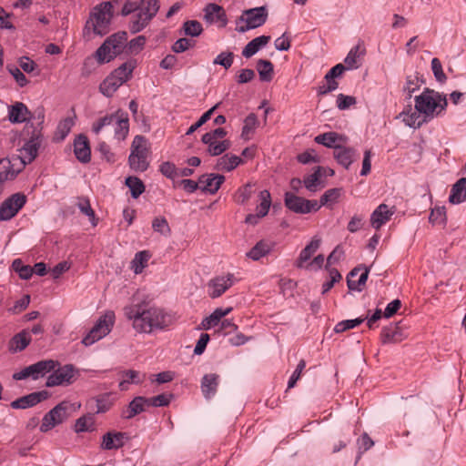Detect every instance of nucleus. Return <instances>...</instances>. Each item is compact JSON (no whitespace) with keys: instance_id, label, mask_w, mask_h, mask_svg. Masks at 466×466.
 I'll return each mask as SVG.
<instances>
[{"instance_id":"2","label":"nucleus","mask_w":466,"mask_h":466,"mask_svg":"<svg viewBox=\"0 0 466 466\" xmlns=\"http://www.w3.org/2000/svg\"><path fill=\"white\" fill-rule=\"evenodd\" d=\"M415 109L425 116L429 121L445 115L448 100L446 95L431 89L424 88L422 93L414 98Z\"/></svg>"},{"instance_id":"28","label":"nucleus","mask_w":466,"mask_h":466,"mask_svg":"<svg viewBox=\"0 0 466 466\" xmlns=\"http://www.w3.org/2000/svg\"><path fill=\"white\" fill-rule=\"evenodd\" d=\"M393 211H390L386 204H380L370 216V224L375 229H380L382 225L387 223Z\"/></svg>"},{"instance_id":"21","label":"nucleus","mask_w":466,"mask_h":466,"mask_svg":"<svg viewBox=\"0 0 466 466\" xmlns=\"http://www.w3.org/2000/svg\"><path fill=\"white\" fill-rule=\"evenodd\" d=\"M74 153L77 160L86 164L91 160V149L89 141L85 135H79L74 142Z\"/></svg>"},{"instance_id":"59","label":"nucleus","mask_w":466,"mask_h":466,"mask_svg":"<svg viewBox=\"0 0 466 466\" xmlns=\"http://www.w3.org/2000/svg\"><path fill=\"white\" fill-rule=\"evenodd\" d=\"M96 413H105L108 411L113 406V401L107 394L100 395L96 399Z\"/></svg>"},{"instance_id":"35","label":"nucleus","mask_w":466,"mask_h":466,"mask_svg":"<svg viewBox=\"0 0 466 466\" xmlns=\"http://www.w3.org/2000/svg\"><path fill=\"white\" fill-rule=\"evenodd\" d=\"M122 380L118 384L120 390H127L128 384H140L145 379V375L139 371L128 370L121 373Z\"/></svg>"},{"instance_id":"62","label":"nucleus","mask_w":466,"mask_h":466,"mask_svg":"<svg viewBox=\"0 0 466 466\" xmlns=\"http://www.w3.org/2000/svg\"><path fill=\"white\" fill-rule=\"evenodd\" d=\"M74 126V120L71 117H66L60 121L56 129V136L59 137L60 139H65V137L69 134L72 127Z\"/></svg>"},{"instance_id":"37","label":"nucleus","mask_w":466,"mask_h":466,"mask_svg":"<svg viewBox=\"0 0 466 466\" xmlns=\"http://www.w3.org/2000/svg\"><path fill=\"white\" fill-rule=\"evenodd\" d=\"M30 341L31 336L29 331L23 329L12 338L10 341V348L15 351H22L29 345Z\"/></svg>"},{"instance_id":"52","label":"nucleus","mask_w":466,"mask_h":466,"mask_svg":"<svg viewBox=\"0 0 466 466\" xmlns=\"http://www.w3.org/2000/svg\"><path fill=\"white\" fill-rule=\"evenodd\" d=\"M259 198L261 200L260 204L257 207V213L264 218L268 213L270 205H271V198L270 193L268 190H262L259 193Z\"/></svg>"},{"instance_id":"1","label":"nucleus","mask_w":466,"mask_h":466,"mask_svg":"<svg viewBox=\"0 0 466 466\" xmlns=\"http://www.w3.org/2000/svg\"><path fill=\"white\" fill-rule=\"evenodd\" d=\"M126 317L132 320L133 328L140 333H151L155 329H164L173 322L172 316L164 309L146 303L125 308Z\"/></svg>"},{"instance_id":"18","label":"nucleus","mask_w":466,"mask_h":466,"mask_svg":"<svg viewBox=\"0 0 466 466\" xmlns=\"http://www.w3.org/2000/svg\"><path fill=\"white\" fill-rule=\"evenodd\" d=\"M113 127L114 137L118 141L125 140L129 132V118L127 113L120 109L116 111V118Z\"/></svg>"},{"instance_id":"19","label":"nucleus","mask_w":466,"mask_h":466,"mask_svg":"<svg viewBox=\"0 0 466 466\" xmlns=\"http://www.w3.org/2000/svg\"><path fill=\"white\" fill-rule=\"evenodd\" d=\"M32 113L22 102H15L8 106V119L13 124L24 123L31 120Z\"/></svg>"},{"instance_id":"31","label":"nucleus","mask_w":466,"mask_h":466,"mask_svg":"<svg viewBox=\"0 0 466 466\" xmlns=\"http://www.w3.org/2000/svg\"><path fill=\"white\" fill-rule=\"evenodd\" d=\"M320 246V238L314 237L311 241L301 250L297 261V268H304V263L309 261L312 255L319 249Z\"/></svg>"},{"instance_id":"36","label":"nucleus","mask_w":466,"mask_h":466,"mask_svg":"<svg viewBox=\"0 0 466 466\" xmlns=\"http://www.w3.org/2000/svg\"><path fill=\"white\" fill-rule=\"evenodd\" d=\"M273 247L274 244L272 242L260 240L247 253V256L252 260H258L268 255Z\"/></svg>"},{"instance_id":"22","label":"nucleus","mask_w":466,"mask_h":466,"mask_svg":"<svg viewBox=\"0 0 466 466\" xmlns=\"http://www.w3.org/2000/svg\"><path fill=\"white\" fill-rule=\"evenodd\" d=\"M125 439V432L108 431L103 435L100 448L106 451L120 449L124 446Z\"/></svg>"},{"instance_id":"48","label":"nucleus","mask_w":466,"mask_h":466,"mask_svg":"<svg viewBox=\"0 0 466 466\" xmlns=\"http://www.w3.org/2000/svg\"><path fill=\"white\" fill-rule=\"evenodd\" d=\"M12 268L22 279H29L34 274V269L29 265H24L22 260L16 258L12 263Z\"/></svg>"},{"instance_id":"15","label":"nucleus","mask_w":466,"mask_h":466,"mask_svg":"<svg viewBox=\"0 0 466 466\" xmlns=\"http://www.w3.org/2000/svg\"><path fill=\"white\" fill-rule=\"evenodd\" d=\"M225 181V177L219 174H204L198 177L200 189L203 192L215 194Z\"/></svg>"},{"instance_id":"4","label":"nucleus","mask_w":466,"mask_h":466,"mask_svg":"<svg viewBox=\"0 0 466 466\" xmlns=\"http://www.w3.org/2000/svg\"><path fill=\"white\" fill-rule=\"evenodd\" d=\"M112 16L113 5L111 2H103L96 5L86 23L84 35L90 37L91 33L100 36L107 34Z\"/></svg>"},{"instance_id":"23","label":"nucleus","mask_w":466,"mask_h":466,"mask_svg":"<svg viewBox=\"0 0 466 466\" xmlns=\"http://www.w3.org/2000/svg\"><path fill=\"white\" fill-rule=\"evenodd\" d=\"M147 407V398L137 396L135 397L129 404L122 410L121 417L127 420H130L146 410Z\"/></svg>"},{"instance_id":"34","label":"nucleus","mask_w":466,"mask_h":466,"mask_svg":"<svg viewBox=\"0 0 466 466\" xmlns=\"http://www.w3.org/2000/svg\"><path fill=\"white\" fill-rule=\"evenodd\" d=\"M400 116H402V120L407 126L413 128H419L423 124L429 122L425 116H423L421 113H419L416 109L415 111H412L411 107H410L408 112L403 111L400 114Z\"/></svg>"},{"instance_id":"50","label":"nucleus","mask_w":466,"mask_h":466,"mask_svg":"<svg viewBox=\"0 0 466 466\" xmlns=\"http://www.w3.org/2000/svg\"><path fill=\"white\" fill-rule=\"evenodd\" d=\"M420 85L421 81L418 76H408L403 86V92L407 94V97L410 99L412 96V94L420 87Z\"/></svg>"},{"instance_id":"32","label":"nucleus","mask_w":466,"mask_h":466,"mask_svg":"<svg viewBox=\"0 0 466 466\" xmlns=\"http://www.w3.org/2000/svg\"><path fill=\"white\" fill-rule=\"evenodd\" d=\"M466 200V177H461L452 186L449 201L451 204H461Z\"/></svg>"},{"instance_id":"38","label":"nucleus","mask_w":466,"mask_h":466,"mask_svg":"<svg viewBox=\"0 0 466 466\" xmlns=\"http://www.w3.org/2000/svg\"><path fill=\"white\" fill-rule=\"evenodd\" d=\"M121 86V82L110 74L102 81L99 86V90L104 96L111 97Z\"/></svg>"},{"instance_id":"29","label":"nucleus","mask_w":466,"mask_h":466,"mask_svg":"<svg viewBox=\"0 0 466 466\" xmlns=\"http://www.w3.org/2000/svg\"><path fill=\"white\" fill-rule=\"evenodd\" d=\"M136 67L137 61L135 59H129L116 68L111 73V75L114 76L116 79L119 80V82H121L123 85L131 78L133 71Z\"/></svg>"},{"instance_id":"14","label":"nucleus","mask_w":466,"mask_h":466,"mask_svg":"<svg viewBox=\"0 0 466 466\" xmlns=\"http://www.w3.org/2000/svg\"><path fill=\"white\" fill-rule=\"evenodd\" d=\"M47 390L32 392L11 402L13 409H27L33 407L49 397Z\"/></svg>"},{"instance_id":"55","label":"nucleus","mask_w":466,"mask_h":466,"mask_svg":"<svg viewBox=\"0 0 466 466\" xmlns=\"http://www.w3.org/2000/svg\"><path fill=\"white\" fill-rule=\"evenodd\" d=\"M183 30L186 35L195 37L201 35L203 32V27L198 21L188 20L183 24Z\"/></svg>"},{"instance_id":"12","label":"nucleus","mask_w":466,"mask_h":466,"mask_svg":"<svg viewBox=\"0 0 466 466\" xmlns=\"http://www.w3.org/2000/svg\"><path fill=\"white\" fill-rule=\"evenodd\" d=\"M26 198L21 193L13 194L6 198L0 206V221L13 218L25 206Z\"/></svg>"},{"instance_id":"8","label":"nucleus","mask_w":466,"mask_h":466,"mask_svg":"<svg viewBox=\"0 0 466 466\" xmlns=\"http://www.w3.org/2000/svg\"><path fill=\"white\" fill-rule=\"evenodd\" d=\"M115 322V314L113 311H107L102 315L90 331L83 338L82 343L85 346H91L95 342L106 337L110 331Z\"/></svg>"},{"instance_id":"33","label":"nucleus","mask_w":466,"mask_h":466,"mask_svg":"<svg viewBox=\"0 0 466 466\" xmlns=\"http://www.w3.org/2000/svg\"><path fill=\"white\" fill-rule=\"evenodd\" d=\"M270 41L269 35H260L247 44V46L242 50V56L246 58H249L254 56L259 49L267 46V44Z\"/></svg>"},{"instance_id":"63","label":"nucleus","mask_w":466,"mask_h":466,"mask_svg":"<svg viewBox=\"0 0 466 466\" xmlns=\"http://www.w3.org/2000/svg\"><path fill=\"white\" fill-rule=\"evenodd\" d=\"M172 395L159 394L155 397L147 398V407H165L170 403Z\"/></svg>"},{"instance_id":"53","label":"nucleus","mask_w":466,"mask_h":466,"mask_svg":"<svg viewBox=\"0 0 466 466\" xmlns=\"http://www.w3.org/2000/svg\"><path fill=\"white\" fill-rule=\"evenodd\" d=\"M115 118L116 112L98 118L96 122L93 123L92 131L96 135L99 134L104 127L113 126Z\"/></svg>"},{"instance_id":"61","label":"nucleus","mask_w":466,"mask_h":466,"mask_svg":"<svg viewBox=\"0 0 466 466\" xmlns=\"http://www.w3.org/2000/svg\"><path fill=\"white\" fill-rule=\"evenodd\" d=\"M364 54V50L360 52V46H356L350 49L349 54L344 59V63L347 66L348 68H354L358 67L357 66V59L360 57V55Z\"/></svg>"},{"instance_id":"54","label":"nucleus","mask_w":466,"mask_h":466,"mask_svg":"<svg viewBox=\"0 0 466 466\" xmlns=\"http://www.w3.org/2000/svg\"><path fill=\"white\" fill-rule=\"evenodd\" d=\"M364 320H366V318L360 317V318H357L354 319H346V320L339 321V323H337L335 325L334 331L336 333L344 332L348 329H353V328L359 326L360 324L364 322Z\"/></svg>"},{"instance_id":"26","label":"nucleus","mask_w":466,"mask_h":466,"mask_svg":"<svg viewBox=\"0 0 466 466\" xmlns=\"http://www.w3.org/2000/svg\"><path fill=\"white\" fill-rule=\"evenodd\" d=\"M218 382L219 376L216 373H209L203 376L201 380V391L205 399L209 400L215 396Z\"/></svg>"},{"instance_id":"13","label":"nucleus","mask_w":466,"mask_h":466,"mask_svg":"<svg viewBox=\"0 0 466 466\" xmlns=\"http://www.w3.org/2000/svg\"><path fill=\"white\" fill-rule=\"evenodd\" d=\"M234 280L235 277L230 273L210 279L208 284L209 296L213 299L220 297L234 284Z\"/></svg>"},{"instance_id":"5","label":"nucleus","mask_w":466,"mask_h":466,"mask_svg":"<svg viewBox=\"0 0 466 466\" xmlns=\"http://www.w3.org/2000/svg\"><path fill=\"white\" fill-rule=\"evenodd\" d=\"M127 33L119 31L109 35L96 49L95 58L100 65L109 63L126 51Z\"/></svg>"},{"instance_id":"44","label":"nucleus","mask_w":466,"mask_h":466,"mask_svg":"<svg viewBox=\"0 0 466 466\" xmlns=\"http://www.w3.org/2000/svg\"><path fill=\"white\" fill-rule=\"evenodd\" d=\"M126 186L130 189L133 198H137L145 191V185L143 181L137 177H127Z\"/></svg>"},{"instance_id":"9","label":"nucleus","mask_w":466,"mask_h":466,"mask_svg":"<svg viewBox=\"0 0 466 466\" xmlns=\"http://www.w3.org/2000/svg\"><path fill=\"white\" fill-rule=\"evenodd\" d=\"M59 363L53 360H44L29 365L18 372L13 374V379L15 380H22L31 378L36 380L43 378L46 373L51 372L55 368L58 367Z\"/></svg>"},{"instance_id":"39","label":"nucleus","mask_w":466,"mask_h":466,"mask_svg":"<svg viewBox=\"0 0 466 466\" xmlns=\"http://www.w3.org/2000/svg\"><path fill=\"white\" fill-rule=\"evenodd\" d=\"M257 70L261 81L269 82L273 78L274 66L269 60L259 59L257 62Z\"/></svg>"},{"instance_id":"57","label":"nucleus","mask_w":466,"mask_h":466,"mask_svg":"<svg viewBox=\"0 0 466 466\" xmlns=\"http://www.w3.org/2000/svg\"><path fill=\"white\" fill-rule=\"evenodd\" d=\"M234 61V54L230 51L221 52L213 60L214 65L222 66L225 69L231 67Z\"/></svg>"},{"instance_id":"20","label":"nucleus","mask_w":466,"mask_h":466,"mask_svg":"<svg viewBox=\"0 0 466 466\" xmlns=\"http://www.w3.org/2000/svg\"><path fill=\"white\" fill-rule=\"evenodd\" d=\"M333 156L337 162L346 169H349L350 165L359 157L355 148L345 147L344 144H341L339 147H336Z\"/></svg>"},{"instance_id":"10","label":"nucleus","mask_w":466,"mask_h":466,"mask_svg":"<svg viewBox=\"0 0 466 466\" xmlns=\"http://www.w3.org/2000/svg\"><path fill=\"white\" fill-rule=\"evenodd\" d=\"M284 201L285 206L297 214H309L320 208L317 200H309L291 192L285 193Z\"/></svg>"},{"instance_id":"16","label":"nucleus","mask_w":466,"mask_h":466,"mask_svg":"<svg viewBox=\"0 0 466 466\" xmlns=\"http://www.w3.org/2000/svg\"><path fill=\"white\" fill-rule=\"evenodd\" d=\"M204 19L209 23H219L220 27H225L228 18L224 8L217 4H208L204 8Z\"/></svg>"},{"instance_id":"3","label":"nucleus","mask_w":466,"mask_h":466,"mask_svg":"<svg viewBox=\"0 0 466 466\" xmlns=\"http://www.w3.org/2000/svg\"><path fill=\"white\" fill-rule=\"evenodd\" d=\"M45 115L43 110L37 112V116H34L36 120V126L33 123L26 124L25 132L30 135L29 139L25 143L21 149V161L24 166L33 162L38 154V149L42 145V124L44 122Z\"/></svg>"},{"instance_id":"24","label":"nucleus","mask_w":466,"mask_h":466,"mask_svg":"<svg viewBox=\"0 0 466 466\" xmlns=\"http://www.w3.org/2000/svg\"><path fill=\"white\" fill-rule=\"evenodd\" d=\"M315 142L329 148L336 150V147L346 144L347 137L336 132H326L319 134L315 137Z\"/></svg>"},{"instance_id":"42","label":"nucleus","mask_w":466,"mask_h":466,"mask_svg":"<svg viewBox=\"0 0 466 466\" xmlns=\"http://www.w3.org/2000/svg\"><path fill=\"white\" fill-rule=\"evenodd\" d=\"M321 171L322 167H317L312 174L308 175L307 177H304L303 184L309 191H317L318 187L320 183V177H322Z\"/></svg>"},{"instance_id":"40","label":"nucleus","mask_w":466,"mask_h":466,"mask_svg":"<svg viewBox=\"0 0 466 466\" xmlns=\"http://www.w3.org/2000/svg\"><path fill=\"white\" fill-rule=\"evenodd\" d=\"M128 165L135 172H144L149 167L147 161V155H134L130 154L128 157Z\"/></svg>"},{"instance_id":"56","label":"nucleus","mask_w":466,"mask_h":466,"mask_svg":"<svg viewBox=\"0 0 466 466\" xmlns=\"http://www.w3.org/2000/svg\"><path fill=\"white\" fill-rule=\"evenodd\" d=\"M429 219L432 224L445 225L447 219L445 207H437L431 209Z\"/></svg>"},{"instance_id":"49","label":"nucleus","mask_w":466,"mask_h":466,"mask_svg":"<svg viewBox=\"0 0 466 466\" xmlns=\"http://www.w3.org/2000/svg\"><path fill=\"white\" fill-rule=\"evenodd\" d=\"M134 155H147L148 148L147 147V139L141 135H137L134 137L131 144V152Z\"/></svg>"},{"instance_id":"11","label":"nucleus","mask_w":466,"mask_h":466,"mask_svg":"<svg viewBox=\"0 0 466 466\" xmlns=\"http://www.w3.org/2000/svg\"><path fill=\"white\" fill-rule=\"evenodd\" d=\"M46 380V387H56L61 385H70L76 380V370L72 364H66L62 367H56L52 370Z\"/></svg>"},{"instance_id":"45","label":"nucleus","mask_w":466,"mask_h":466,"mask_svg":"<svg viewBox=\"0 0 466 466\" xmlns=\"http://www.w3.org/2000/svg\"><path fill=\"white\" fill-rule=\"evenodd\" d=\"M150 258V255L147 251H139L135 255V258L131 261V268L134 270L136 274H139L143 271L144 268L147 266L148 259Z\"/></svg>"},{"instance_id":"46","label":"nucleus","mask_w":466,"mask_h":466,"mask_svg":"<svg viewBox=\"0 0 466 466\" xmlns=\"http://www.w3.org/2000/svg\"><path fill=\"white\" fill-rule=\"evenodd\" d=\"M254 184L248 182L239 187L235 194L236 202L242 205L247 203L254 193Z\"/></svg>"},{"instance_id":"64","label":"nucleus","mask_w":466,"mask_h":466,"mask_svg":"<svg viewBox=\"0 0 466 466\" xmlns=\"http://www.w3.org/2000/svg\"><path fill=\"white\" fill-rule=\"evenodd\" d=\"M56 411H48L43 418L42 423L40 425V431L41 432H47L53 428H55L56 425H59L58 422H56V420L54 417V414Z\"/></svg>"},{"instance_id":"51","label":"nucleus","mask_w":466,"mask_h":466,"mask_svg":"<svg viewBox=\"0 0 466 466\" xmlns=\"http://www.w3.org/2000/svg\"><path fill=\"white\" fill-rule=\"evenodd\" d=\"M147 38L144 35H138L129 42L127 41V54H138L145 46Z\"/></svg>"},{"instance_id":"7","label":"nucleus","mask_w":466,"mask_h":466,"mask_svg":"<svg viewBox=\"0 0 466 466\" xmlns=\"http://www.w3.org/2000/svg\"><path fill=\"white\" fill-rule=\"evenodd\" d=\"M268 18V11L265 6H259L244 10L242 15L237 19L236 30L239 33H245L263 25Z\"/></svg>"},{"instance_id":"41","label":"nucleus","mask_w":466,"mask_h":466,"mask_svg":"<svg viewBox=\"0 0 466 466\" xmlns=\"http://www.w3.org/2000/svg\"><path fill=\"white\" fill-rule=\"evenodd\" d=\"M95 430V418L93 414H86L76 420L75 431L76 433L93 431Z\"/></svg>"},{"instance_id":"27","label":"nucleus","mask_w":466,"mask_h":466,"mask_svg":"<svg viewBox=\"0 0 466 466\" xmlns=\"http://www.w3.org/2000/svg\"><path fill=\"white\" fill-rule=\"evenodd\" d=\"M201 141L208 146L207 151L210 156L213 157L220 156L231 146L230 141L228 139L220 140L212 137L211 139L207 140L205 138V134L202 136Z\"/></svg>"},{"instance_id":"60","label":"nucleus","mask_w":466,"mask_h":466,"mask_svg":"<svg viewBox=\"0 0 466 466\" xmlns=\"http://www.w3.org/2000/svg\"><path fill=\"white\" fill-rule=\"evenodd\" d=\"M431 70L433 72L435 79L441 83L443 84L447 80V76L443 72L442 65L439 58L434 57L431 60Z\"/></svg>"},{"instance_id":"43","label":"nucleus","mask_w":466,"mask_h":466,"mask_svg":"<svg viewBox=\"0 0 466 466\" xmlns=\"http://www.w3.org/2000/svg\"><path fill=\"white\" fill-rule=\"evenodd\" d=\"M73 408V404L69 401H62L55 406L50 411H56L54 414L55 419L58 424H61L70 416V411Z\"/></svg>"},{"instance_id":"6","label":"nucleus","mask_w":466,"mask_h":466,"mask_svg":"<svg viewBox=\"0 0 466 466\" xmlns=\"http://www.w3.org/2000/svg\"><path fill=\"white\" fill-rule=\"evenodd\" d=\"M158 10V0H141L139 11L135 13L130 18V32L137 34L142 31L157 15Z\"/></svg>"},{"instance_id":"17","label":"nucleus","mask_w":466,"mask_h":466,"mask_svg":"<svg viewBox=\"0 0 466 466\" xmlns=\"http://www.w3.org/2000/svg\"><path fill=\"white\" fill-rule=\"evenodd\" d=\"M369 268H355L347 277L348 288L350 290L361 291L369 276Z\"/></svg>"},{"instance_id":"25","label":"nucleus","mask_w":466,"mask_h":466,"mask_svg":"<svg viewBox=\"0 0 466 466\" xmlns=\"http://www.w3.org/2000/svg\"><path fill=\"white\" fill-rule=\"evenodd\" d=\"M403 334L399 323H391L383 327L380 332V340L383 344L396 343L402 340Z\"/></svg>"},{"instance_id":"30","label":"nucleus","mask_w":466,"mask_h":466,"mask_svg":"<svg viewBox=\"0 0 466 466\" xmlns=\"http://www.w3.org/2000/svg\"><path fill=\"white\" fill-rule=\"evenodd\" d=\"M241 163H243V160L240 157L225 154L218 159L215 168L218 171L230 172Z\"/></svg>"},{"instance_id":"58","label":"nucleus","mask_w":466,"mask_h":466,"mask_svg":"<svg viewBox=\"0 0 466 466\" xmlns=\"http://www.w3.org/2000/svg\"><path fill=\"white\" fill-rule=\"evenodd\" d=\"M154 231L164 236H168L171 232L167 220L163 217L155 218L152 222Z\"/></svg>"},{"instance_id":"47","label":"nucleus","mask_w":466,"mask_h":466,"mask_svg":"<svg viewBox=\"0 0 466 466\" xmlns=\"http://www.w3.org/2000/svg\"><path fill=\"white\" fill-rule=\"evenodd\" d=\"M76 206L84 215L89 218V220L91 221L93 226H96V214L91 207L89 199L85 197H80L78 198Z\"/></svg>"}]
</instances>
